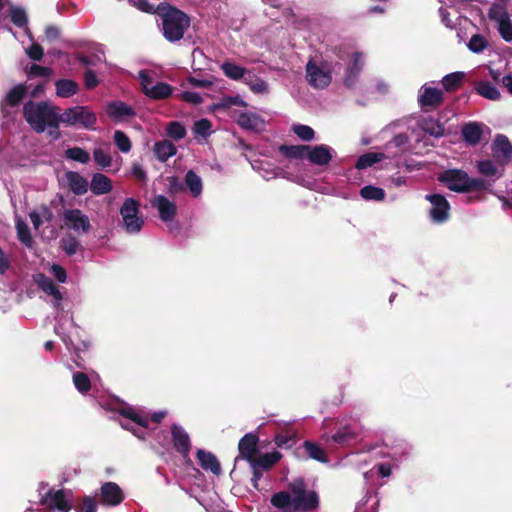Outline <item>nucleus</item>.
Instances as JSON below:
<instances>
[{
	"label": "nucleus",
	"mask_w": 512,
	"mask_h": 512,
	"mask_svg": "<svg viewBox=\"0 0 512 512\" xmlns=\"http://www.w3.org/2000/svg\"><path fill=\"white\" fill-rule=\"evenodd\" d=\"M279 429L281 430V432L275 436V444L279 448H291L296 443V432L290 429V423L279 424Z\"/></svg>",
	"instance_id": "26"
},
{
	"label": "nucleus",
	"mask_w": 512,
	"mask_h": 512,
	"mask_svg": "<svg viewBox=\"0 0 512 512\" xmlns=\"http://www.w3.org/2000/svg\"><path fill=\"white\" fill-rule=\"evenodd\" d=\"M472 53H482L488 47V41L480 34L473 35L467 44Z\"/></svg>",
	"instance_id": "51"
},
{
	"label": "nucleus",
	"mask_w": 512,
	"mask_h": 512,
	"mask_svg": "<svg viewBox=\"0 0 512 512\" xmlns=\"http://www.w3.org/2000/svg\"><path fill=\"white\" fill-rule=\"evenodd\" d=\"M51 273L53 274V276L55 277V279L59 283L66 282V280H67V273H66L65 269L62 266H60L58 264H53L51 266Z\"/></svg>",
	"instance_id": "64"
},
{
	"label": "nucleus",
	"mask_w": 512,
	"mask_h": 512,
	"mask_svg": "<svg viewBox=\"0 0 512 512\" xmlns=\"http://www.w3.org/2000/svg\"><path fill=\"white\" fill-rule=\"evenodd\" d=\"M65 178L69 189L78 196L85 194L88 191V181L82 175L75 171H68Z\"/></svg>",
	"instance_id": "27"
},
{
	"label": "nucleus",
	"mask_w": 512,
	"mask_h": 512,
	"mask_svg": "<svg viewBox=\"0 0 512 512\" xmlns=\"http://www.w3.org/2000/svg\"><path fill=\"white\" fill-rule=\"evenodd\" d=\"M94 160L97 163V165L101 168H107L111 166L112 158L110 154L102 149V148H96L93 151Z\"/></svg>",
	"instance_id": "56"
},
{
	"label": "nucleus",
	"mask_w": 512,
	"mask_h": 512,
	"mask_svg": "<svg viewBox=\"0 0 512 512\" xmlns=\"http://www.w3.org/2000/svg\"><path fill=\"white\" fill-rule=\"evenodd\" d=\"M303 447L310 459L316 460L321 463H327L328 458L325 451L316 443L311 441H305Z\"/></svg>",
	"instance_id": "43"
},
{
	"label": "nucleus",
	"mask_w": 512,
	"mask_h": 512,
	"mask_svg": "<svg viewBox=\"0 0 512 512\" xmlns=\"http://www.w3.org/2000/svg\"><path fill=\"white\" fill-rule=\"evenodd\" d=\"M477 167L482 175L495 178H499L502 176L504 168V166H500V164L495 160L479 161Z\"/></svg>",
	"instance_id": "35"
},
{
	"label": "nucleus",
	"mask_w": 512,
	"mask_h": 512,
	"mask_svg": "<svg viewBox=\"0 0 512 512\" xmlns=\"http://www.w3.org/2000/svg\"><path fill=\"white\" fill-rule=\"evenodd\" d=\"M252 167L254 170H257L260 173V175L266 180H269V179H272V178H275L278 176V173L275 170L264 169L262 167V163H260L258 161H255L254 163H252Z\"/></svg>",
	"instance_id": "63"
},
{
	"label": "nucleus",
	"mask_w": 512,
	"mask_h": 512,
	"mask_svg": "<svg viewBox=\"0 0 512 512\" xmlns=\"http://www.w3.org/2000/svg\"><path fill=\"white\" fill-rule=\"evenodd\" d=\"M464 78L463 72H454L447 74L442 79V85L446 91L457 89Z\"/></svg>",
	"instance_id": "49"
},
{
	"label": "nucleus",
	"mask_w": 512,
	"mask_h": 512,
	"mask_svg": "<svg viewBox=\"0 0 512 512\" xmlns=\"http://www.w3.org/2000/svg\"><path fill=\"white\" fill-rule=\"evenodd\" d=\"M16 230L19 241L26 247L32 246L33 240L27 223L20 218L16 219Z\"/></svg>",
	"instance_id": "47"
},
{
	"label": "nucleus",
	"mask_w": 512,
	"mask_h": 512,
	"mask_svg": "<svg viewBox=\"0 0 512 512\" xmlns=\"http://www.w3.org/2000/svg\"><path fill=\"white\" fill-rule=\"evenodd\" d=\"M53 74L52 69L48 67H43L37 64H33L30 66L28 70L29 76H36V77H45L48 78Z\"/></svg>",
	"instance_id": "60"
},
{
	"label": "nucleus",
	"mask_w": 512,
	"mask_h": 512,
	"mask_svg": "<svg viewBox=\"0 0 512 512\" xmlns=\"http://www.w3.org/2000/svg\"><path fill=\"white\" fill-rule=\"evenodd\" d=\"M360 195L365 200L382 201L385 198V191L376 186L367 185L360 190Z\"/></svg>",
	"instance_id": "48"
},
{
	"label": "nucleus",
	"mask_w": 512,
	"mask_h": 512,
	"mask_svg": "<svg viewBox=\"0 0 512 512\" xmlns=\"http://www.w3.org/2000/svg\"><path fill=\"white\" fill-rule=\"evenodd\" d=\"M65 156H66V158H68L70 160H73V161H76V162H79L82 164H86L90 160L89 153L80 147H73V148L67 149L65 151Z\"/></svg>",
	"instance_id": "50"
},
{
	"label": "nucleus",
	"mask_w": 512,
	"mask_h": 512,
	"mask_svg": "<svg viewBox=\"0 0 512 512\" xmlns=\"http://www.w3.org/2000/svg\"><path fill=\"white\" fill-rule=\"evenodd\" d=\"M90 189L95 195L107 194L112 190L111 180L104 174L95 173L92 176Z\"/></svg>",
	"instance_id": "33"
},
{
	"label": "nucleus",
	"mask_w": 512,
	"mask_h": 512,
	"mask_svg": "<svg viewBox=\"0 0 512 512\" xmlns=\"http://www.w3.org/2000/svg\"><path fill=\"white\" fill-rule=\"evenodd\" d=\"M475 90L482 97L489 100H498L500 98V92L495 85L488 81H479L475 85Z\"/></svg>",
	"instance_id": "39"
},
{
	"label": "nucleus",
	"mask_w": 512,
	"mask_h": 512,
	"mask_svg": "<svg viewBox=\"0 0 512 512\" xmlns=\"http://www.w3.org/2000/svg\"><path fill=\"white\" fill-rule=\"evenodd\" d=\"M113 139L116 146L122 153H128L131 150V141L124 132L120 130L115 131Z\"/></svg>",
	"instance_id": "54"
},
{
	"label": "nucleus",
	"mask_w": 512,
	"mask_h": 512,
	"mask_svg": "<svg viewBox=\"0 0 512 512\" xmlns=\"http://www.w3.org/2000/svg\"><path fill=\"white\" fill-rule=\"evenodd\" d=\"M280 152L291 159H307L308 145L281 146Z\"/></svg>",
	"instance_id": "46"
},
{
	"label": "nucleus",
	"mask_w": 512,
	"mask_h": 512,
	"mask_svg": "<svg viewBox=\"0 0 512 512\" xmlns=\"http://www.w3.org/2000/svg\"><path fill=\"white\" fill-rule=\"evenodd\" d=\"M107 114L115 120H125L135 115L134 109L121 101H114L108 104Z\"/></svg>",
	"instance_id": "29"
},
{
	"label": "nucleus",
	"mask_w": 512,
	"mask_h": 512,
	"mask_svg": "<svg viewBox=\"0 0 512 512\" xmlns=\"http://www.w3.org/2000/svg\"><path fill=\"white\" fill-rule=\"evenodd\" d=\"M444 99L442 89L436 87L434 82L423 84L417 95V102L420 108L426 112L437 109Z\"/></svg>",
	"instance_id": "11"
},
{
	"label": "nucleus",
	"mask_w": 512,
	"mask_h": 512,
	"mask_svg": "<svg viewBox=\"0 0 512 512\" xmlns=\"http://www.w3.org/2000/svg\"><path fill=\"white\" fill-rule=\"evenodd\" d=\"M33 281L43 292L52 296L54 308L60 309L63 295L53 281L43 273L34 274Z\"/></svg>",
	"instance_id": "19"
},
{
	"label": "nucleus",
	"mask_w": 512,
	"mask_h": 512,
	"mask_svg": "<svg viewBox=\"0 0 512 512\" xmlns=\"http://www.w3.org/2000/svg\"><path fill=\"white\" fill-rule=\"evenodd\" d=\"M418 126L425 133L435 138H441L444 136L445 128L444 125L433 117H422L418 120Z\"/></svg>",
	"instance_id": "28"
},
{
	"label": "nucleus",
	"mask_w": 512,
	"mask_h": 512,
	"mask_svg": "<svg viewBox=\"0 0 512 512\" xmlns=\"http://www.w3.org/2000/svg\"><path fill=\"white\" fill-rule=\"evenodd\" d=\"M11 21L19 28H25L26 34L32 39L31 33L27 28L28 18L26 11L20 7H12L10 9Z\"/></svg>",
	"instance_id": "44"
},
{
	"label": "nucleus",
	"mask_w": 512,
	"mask_h": 512,
	"mask_svg": "<svg viewBox=\"0 0 512 512\" xmlns=\"http://www.w3.org/2000/svg\"><path fill=\"white\" fill-rule=\"evenodd\" d=\"M178 97L187 102V103H190V104H194V105H197V104H200L202 102V97L200 96L199 93L197 92H193V91H184V92H181Z\"/></svg>",
	"instance_id": "61"
},
{
	"label": "nucleus",
	"mask_w": 512,
	"mask_h": 512,
	"mask_svg": "<svg viewBox=\"0 0 512 512\" xmlns=\"http://www.w3.org/2000/svg\"><path fill=\"white\" fill-rule=\"evenodd\" d=\"M185 184L190 194L197 198L201 195L203 189L202 179L193 170H189L185 175Z\"/></svg>",
	"instance_id": "37"
},
{
	"label": "nucleus",
	"mask_w": 512,
	"mask_h": 512,
	"mask_svg": "<svg viewBox=\"0 0 512 512\" xmlns=\"http://www.w3.org/2000/svg\"><path fill=\"white\" fill-rule=\"evenodd\" d=\"M25 94V88L21 85L15 86L12 88L9 93L7 94L3 106L10 105V106H16L19 104L21 99L23 98Z\"/></svg>",
	"instance_id": "52"
},
{
	"label": "nucleus",
	"mask_w": 512,
	"mask_h": 512,
	"mask_svg": "<svg viewBox=\"0 0 512 512\" xmlns=\"http://www.w3.org/2000/svg\"><path fill=\"white\" fill-rule=\"evenodd\" d=\"M306 80L315 89H325L332 81L331 66L325 61L309 60L306 64Z\"/></svg>",
	"instance_id": "7"
},
{
	"label": "nucleus",
	"mask_w": 512,
	"mask_h": 512,
	"mask_svg": "<svg viewBox=\"0 0 512 512\" xmlns=\"http://www.w3.org/2000/svg\"><path fill=\"white\" fill-rule=\"evenodd\" d=\"M409 138L406 134H398L385 147V154L388 157H395L407 150Z\"/></svg>",
	"instance_id": "30"
},
{
	"label": "nucleus",
	"mask_w": 512,
	"mask_h": 512,
	"mask_svg": "<svg viewBox=\"0 0 512 512\" xmlns=\"http://www.w3.org/2000/svg\"><path fill=\"white\" fill-rule=\"evenodd\" d=\"M237 123L244 130L260 132L265 129V121L254 112L240 113Z\"/></svg>",
	"instance_id": "23"
},
{
	"label": "nucleus",
	"mask_w": 512,
	"mask_h": 512,
	"mask_svg": "<svg viewBox=\"0 0 512 512\" xmlns=\"http://www.w3.org/2000/svg\"><path fill=\"white\" fill-rule=\"evenodd\" d=\"M271 504L281 512H309L318 507L319 498L315 491L307 490L302 478L288 484L287 491L275 493Z\"/></svg>",
	"instance_id": "1"
},
{
	"label": "nucleus",
	"mask_w": 512,
	"mask_h": 512,
	"mask_svg": "<svg viewBox=\"0 0 512 512\" xmlns=\"http://www.w3.org/2000/svg\"><path fill=\"white\" fill-rule=\"evenodd\" d=\"M282 457V454L278 451H273L260 455L257 459L253 460V463L262 469H270L276 464Z\"/></svg>",
	"instance_id": "45"
},
{
	"label": "nucleus",
	"mask_w": 512,
	"mask_h": 512,
	"mask_svg": "<svg viewBox=\"0 0 512 512\" xmlns=\"http://www.w3.org/2000/svg\"><path fill=\"white\" fill-rule=\"evenodd\" d=\"M197 458L203 469L209 470L215 475H219L221 473L220 464L212 453L199 449L197 451Z\"/></svg>",
	"instance_id": "31"
},
{
	"label": "nucleus",
	"mask_w": 512,
	"mask_h": 512,
	"mask_svg": "<svg viewBox=\"0 0 512 512\" xmlns=\"http://www.w3.org/2000/svg\"><path fill=\"white\" fill-rule=\"evenodd\" d=\"M107 409L117 411L123 417L121 426L132 432L137 438L144 440L150 432V421L159 423L166 416L165 411L155 412L151 419L146 411L141 408L129 406L118 400L108 404Z\"/></svg>",
	"instance_id": "2"
},
{
	"label": "nucleus",
	"mask_w": 512,
	"mask_h": 512,
	"mask_svg": "<svg viewBox=\"0 0 512 512\" xmlns=\"http://www.w3.org/2000/svg\"><path fill=\"white\" fill-rule=\"evenodd\" d=\"M221 69L226 77L236 81L241 79L244 80L245 76L249 72L245 68L232 62H224L221 65Z\"/></svg>",
	"instance_id": "40"
},
{
	"label": "nucleus",
	"mask_w": 512,
	"mask_h": 512,
	"mask_svg": "<svg viewBox=\"0 0 512 512\" xmlns=\"http://www.w3.org/2000/svg\"><path fill=\"white\" fill-rule=\"evenodd\" d=\"M166 131L167 135L176 141L181 140L186 135V129L184 125L177 121L170 122L167 125Z\"/></svg>",
	"instance_id": "53"
},
{
	"label": "nucleus",
	"mask_w": 512,
	"mask_h": 512,
	"mask_svg": "<svg viewBox=\"0 0 512 512\" xmlns=\"http://www.w3.org/2000/svg\"><path fill=\"white\" fill-rule=\"evenodd\" d=\"M211 128L212 124L208 119H200L194 123L193 132L196 136L206 138L211 134Z\"/></svg>",
	"instance_id": "55"
},
{
	"label": "nucleus",
	"mask_w": 512,
	"mask_h": 512,
	"mask_svg": "<svg viewBox=\"0 0 512 512\" xmlns=\"http://www.w3.org/2000/svg\"><path fill=\"white\" fill-rule=\"evenodd\" d=\"M364 54L361 52H354L352 54L351 62L349 63L344 78V83L347 87H353L360 75L364 65Z\"/></svg>",
	"instance_id": "20"
},
{
	"label": "nucleus",
	"mask_w": 512,
	"mask_h": 512,
	"mask_svg": "<svg viewBox=\"0 0 512 512\" xmlns=\"http://www.w3.org/2000/svg\"><path fill=\"white\" fill-rule=\"evenodd\" d=\"M162 31L164 37L175 42L183 38L185 31L190 26L189 17L182 11L175 8H168L161 14Z\"/></svg>",
	"instance_id": "5"
},
{
	"label": "nucleus",
	"mask_w": 512,
	"mask_h": 512,
	"mask_svg": "<svg viewBox=\"0 0 512 512\" xmlns=\"http://www.w3.org/2000/svg\"><path fill=\"white\" fill-rule=\"evenodd\" d=\"M41 483L38 488L40 504L50 511L69 512L73 508V495L66 489H48Z\"/></svg>",
	"instance_id": "6"
},
{
	"label": "nucleus",
	"mask_w": 512,
	"mask_h": 512,
	"mask_svg": "<svg viewBox=\"0 0 512 512\" xmlns=\"http://www.w3.org/2000/svg\"><path fill=\"white\" fill-rule=\"evenodd\" d=\"M59 123L68 126H82L86 129H94L96 115L88 107L75 106L66 109L61 115H58Z\"/></svg>",
	"instance_id": "8"
},
{
	"label": "nucleus",
	"mask_w": 512,
	"mask_h": 512,
	"mask_svg": "<svg viewBox=\"0 0 512 512\" xmlns=\"http://www.w3.org/2000/svg\"><path fill=\"white\" fill-rule=\"evenodd\" d=\"M489 18L496 22L497 29L502 39L506 42H512V21L505 7L494 4L489 9Z\"/></svg>",
	"instance_id": "13"
},
{
	"label": "nucleus",
	"mask_w": 512,
	"mask_h": 512,
	"mask_svg": "<svg viewBox=\"0 0 512 512\" xmlns=\"http://www.w3.org/2000/svg\"><path fill=\"white\" fill-rule=\"evenodd\" d=\"M391 472H392L391 466L389 464L382 463V464L376 465L369 472H366L364 474V478L366 479V481H369L370 477L373 476L374 474H377V475L385 478V477H389L391 475Z\"/></svg>",
	"instance_id": "58"
},
{
	"label": "nucleus",
	"mask_w": 512,
	"mask_h": 512,
	"mask_svg": "<svg viewBox=\"0 0 512 512\" xmlns=\"http://www.w3.org/2000/svg\"><path fill=\"white\" fill-rule=\"evenodd\" d=\"M56 94L62 98H69L75 95L78 90V84L70 79H60L55 82Z\"/></svg>",
	"instance_id": "36"
},
{
	"label": "nucleus",
	"mask_w": 512,
	"mask_h": 512,
	"mask_svg": "<svg viewBox=\"0 0 512 512\" xmlns=\"http://www.w3.org/2000/svg\"><path fill=\"white\" fill-rule=\"evenodd\" d=\"M292 130L303 141H310L315 135L314 130L307 125H293Z\"/></svg>",
	"instance_id": "57"
},
{
	"label": "nucleus",
	"mask_w": 512,
	"mask_h": 512,
	"mask_svg": "<svg viewBox=\"0 0 512 512\" xmlns=\"http://www.w3.org/2000/svg\"><path fill=\"white\" fill-rule=\"evenodd\" d=\"M153 152L160 162H165L176 154L177 148L169 140H162L154 144Z\"/></svg>",
	"instance_id": "34"
},
{
	"label": "nucleus",
	"mask_w": 512,
	"mask_h": 512,
	"mask_svg": "<svg viewBox=\"0 0 512 512\" xmlns=\"http://www.w3.org/2000/svg\"><path fill=\"white\" fill-rule=\"evenodd\" d=\"M244 83L248 85L250 90L255 94H267L269 92L267 82L252 74L250 71L245 76Z\"/></svg>",
	"instance_id": "38"
},
{
	"label": "nucleus",
	"mask_w": 512,
	"mask_h": 512,
	"mask_svg": "<svg viewBox=\"0 0 512 512\" xmlns=\"http://www.w3.org/2000/svg\"><path fill=\"white\" fill-rule=\"evenodd\" d=\"M485 132L489 133L490 129L481 122L471 121L464 124L461 128L462 139L468 146L478 145Z\"/></svg>",
	"instance_id": "16"
},
{
	"label": "nucleus",
	"mask_w": 512,
	"mask_h": 512,
	"mask_svg": "<svg viewBox=\"0 0 512 512\" xmlns=\"http://www.w3.org/2000/svg\"><path fill=\"white\" fill-rule=\"evenodd\" d=\"M335 154V150L328 145H308L307 160L314 165L325 166L332 160Z\"/></svg>",
	"instance_id": "17"
},
{
	"label": "nucleus",
	"mask_w": 512,
	"mask_h": 512,
	"mask_svg": "<svg viewBox=\"0 0 512 512\" xmlns=\"http://www.w3.org/2000/svg\"><path fill=\"white\" fill-rule=\"evenodd\" d=\"M360 432V425L356 422L341 424L337 432L332 436L328 434L322 435V440L329 443L331 440L339 445H347L356 439Z\"/></svg>",
	"instance_id": "14"
},
{
	"label": "nucleus",
	"mask_w": 512,
	"mask_h": 512,
	"mask_svg": "<svg viewBox=\"0 0 512 512\" xmlns=\"http://www.w3.org/2000/svg\"><path fill=\"white\" fill-rule=\"evenodd\" d=\"M61 243L64 252L70 256L76 254L80 247L79 241L73 236L64 237Z\"/></svg>",
	"instance_id": "59"
},
{
	"label": "nucleus",
	"mask_w": 512,
	"mask_h": 512,
	"mask_svg": "<svg viewBox=\"0 0 512 512\" xmlns=\"http://www.w3.org/2000/svg\"><path fill=\"white\" fill-rule=\"evenodd\" d=\"M98 378V375L92 372L90 375L77 371L72 375V380L75 388L81 394H86L91 389V383Z\"/></svg>",
	"instance_id": "32"
},
{
	"label": "nucleus",
	"mask_w": 512,
	"mask_h": 512,
	"mask_svg": "<svg viewBox=\"0 0 512 512\" xmlns=\"http://www.w3.org/2000/svg\"><path fill=\"white\" fill-rule=\"evenodd\" d=\"M122 225L128 234H138L143 225L144 220L139 216V202L134 198H127L120 208Z\"/></svg>",
	"instance_id": "9"
},
{
	"label": "nucleus",
	"mask_w": 512,
	"mask_h": 512,
	"mask_svg": "<svg viewBox=\"0 0 512 512\" xmlns=\"http://www.w3.org/2000/svg\"><path fill=\"white\" fill-rule=\"evenodd\" d=\"M385 158H387V156L384 152H370L363 154L358 158L356 168L359 170L366 169Z\"/></svg>",
	"instance_id": "41"
},
{
	"label": "nucleus",
	"mask_w": 512,
	"mask_h": 512,
	"mask_svg": "<svg viewBox=\"0 0 512 512\" xmlns=\"http://www.w3.org/2000/svg\"><path fill=\"white\" fill-rule=\"evenodd\" d=\"M138 78L143 93L153 100L167 99L173 93L171 85L164 82H154L150 72L147 70L139 71Z\"/></svg>",
	"instance_id": "10"
},
{
	"label": "nucleus",
	"mask_w": 512,
	"mask_h": 512,
	"mask_svg": "<svg viewBox=\"0 0 512 512\" xmlns=\"http://www.w3.org/2000/svg\"><path fill=\"white\" fill-rule=\"evenodd\" d=\"M23 114L25 120L37 132H44L47 126L59 124L55 108L45 102H27L24 105Z\"/></svg>",
	"instance_id": "3"
},
{
	"label": "nucleus",
	"mask_w": 512,
	"mask_h": 512,
	"mask_svg": "<svg viewBox=\"0 0 512 512\" xmlns=\"http://www.w3.org/2000/svg\"><path fill=\"white\" fill-rule=\"evenodd\" d=\"M26 54L32 60L39 61L42 59L44 52L39 44L33 43L30 47L26 49Z\"/></svg>",
	"instance_id": "62"
},
{
	"label": "nucleus",
	"mask_w": 512,
	"mask_h": 512,
	"mask_svg": "<svg viewBox=\"0 0 512 512\" xmlns=\"http://www.w3.org/2000/svg\"><path fill=\"white\" fill-rule=\"evenodd\" d=\"M124 499L122 489L114 482H106L101 486V501L110 506L119 505Z\"/></svg>",
	"instance_id": "21"
},
{
	"label": "nucleus",
	"mask_w": 512,
	"mask_h": 512,
	"mask_svg": "<svg viewBox=\"0 0 512 512\" xmlns=\"http://www.w3.org/2000/svg\"><path fill=\"white\" fill-rule=\"evenodd\" d=\"M425 199L431 203L430 217L434 223H443L449 218L450 205L440 194H428Z\"/></svg>",
	"instance_id": "15"
},
{
	"label": "nucleus",
	"mask_w": 512,
	"mask_h": 512,
	"mask_svg": "<svg viewBox=\"0 0 512 512\" xmlns=\"http://www.w3.org/2000/svg\"><path fill=\"white\" fill-rule=\"evenodd\" d=\"M64 226L78 235L87 234L91 230L89 217L80 209H64L62 213Z\"/></svg>",
	"instance_id": "12"
},
{
	"label": "nucleus",
	"mask_w": 512,
	"mask_h": 512,
	"mask_svg": "<svg viewBox=\"0 0 512 512\" xmlns=\"http://www.w3.org/2000/svg\"><path fill=\"white\" fill-rule=\"evenodd\" d=\"M171 434L176 450L187 457L191 448L188 433L181 426L174 424L171 428Z\"/></svg>",
	"instance_id": "24"
},
{
	"label": "nucleus",
	"mask_w": 512,
	"mask_h": 512,
	"mask_svg": "<svg viewBox=\"0 0 512 512\" xmlns=\"http://www.w3.org/2000/svg\"><path fill=\"white\" fill-rule=\"evenodd\" d=\"M257 441V437L252 433L244 435L239 441V453L248 462H252L255 459Z\"/></svg>",
	"instance_id": "25"
},
{
	"label": "nucleus",
	"mask_w": 512,
	"mask_h": 512,
	"mask_svg": "<svg viewBox=\"0 0 512 512\" xmlns=\"http://www.w3.org/2000/svg\"><path fill=\"white\" fill-rule=\"evenodd\" d=\"M438 179L449 190L458 193L480 190L485 187V182L482 179L471 178L465 171L460 169L445 170L439 175Z\"/></svg>",
	"instance_id": "4"
},
{
	"label": "nucleus",
	"mask_w": 512,
	"mask_h": 512,
	"mask_svg": "<svg viewBox=\"0 0 512 512\" xmlns=\"http://www.w3.org/2000/svg\"><path fill=\"white\" fill-rule=\"evenodd\" d=\"M152 206L157 209L161 220L164 222L171 221L176 215L175 203L163 195H157L152 201Z\"/></svg>",
	"instance_id": "22"
},
{
	"label": "nucleus",
	"mask_w": 512,
	"mask_h": 512,
	"mask_svg": "<svg viewBox=\"0 0 512 512\" xmlns=\"http://www.w3.org/2000/svg\"><path fill=\"white\" fill-rule=\"evenodd\" d=\"M246 105H247L246 102L239 95H236V96H223L221 99H219V101L214 103L211 108L214 111H219V110L229 109L232 106H242V107H245Z\"/></svg>",
	"instance_id": "42"
},
{
	"label": "nucleus",
	"mask_w": 512,
	"mask_h": 512,
	"mask_svg": "<svg viewBox=\"0 0 512 512\" xmlns=\"http://www.w3.org/2000/svg\"><path fill=\"white\" fill-rule=\"evenodd\" d=\"M493 158L500 166H505L512 157V145L508 138L498 134L492 145Z\"/></svg>",
	"instance_id": "18"
}]
</instances>
